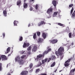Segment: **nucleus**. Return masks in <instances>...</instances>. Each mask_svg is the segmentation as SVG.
<instances>
[{"instance_id": "nucleus-1", "label": "nucleus", "mask_w": 75, "mask_h": 75, "mask_svg": "<svg viewBox=\"0 0 75 75\" xmlns=\"http://www.w3.org/2000/svg\"><path fill=\"white\" fill-rule=\"evenodd\" d=\"M47 48H48V50L45 51L44 52H43V55L41 54H40L39 55H38L37 56V57L36 59H35V60H37L38 61L40 60V59H41V57H44V55H45V54L46 55V54H48V53L49 52H50V51H51L52 49L51 48H50V47H47Z\"/></svg>"}, {"instance_id": "nucleus-2", "label": "nucleus", "mask_w": 75, "mask_h": 75, "mask_svg": "<svg viewBox=\"0 0 75 75\" xmlns=\"http://www.w3.org/2000/svg\"><path fill=\"white\" fill-rule=\"evenodd\" d=\"M64 53V48L63 47H60L58 50V52H55V54L58 57L61 56L62 54Z\"/></svg>"}, {"instance_id": "nucleus-3", "label": "nucleus", "mask_w": 75, "mask_h": 75, "mask_svg": "<svg viewBox=\"0 0 75 75\" xmlns=\"http://www.w3.org/2000/svg\"><path fill=\"white\" fill-rule=\"evenodd\" d=\"M15 61H16V62H17V61L18 62L19 61H20L21 60L20 56V55L17 56L15 58Z\"/></svg>"}, {"instance_id": "nucleus-4", "label": "nucleus", "mask_w": 75, "mask_h": 75, "mask_svg": "<svg viewBox=\"0 0 75 75\" xmlns=\"http://www.w3.org/2000/svg\"><path fill=\"white\" fill-rule=\"evenodd\" d=\"M47 13V14H51L52 13V8H50L48 9Z\"/></svg>"}, {"instance_id": "nucleus-5", "label": "nucleus", "mask_w": 75, "mask_h": 75, "mask_svg": "<svg viewBox=\"0 0 75 75\" xmlns=\"http://www.w3.org/2000/svg\"><path fill=\"white\" fill-rule=\"evenodd\" d=\"M37 45H35L33 48L32 49V52H35L37 50Z\"/></svg>"}, {"instance_id": "nucleus-6", "label": "nucleus", "mask_w": 75, "mask_h": 75, "mask_svg": "<svg viewBox=\"0 0 75 75\" xmlns=\"http://www.w3.org/2000/svg\"><path fill=\"white\" fill-rule=\"evenodd\" d=\"M32 46H30L29 47H28L27 50L28 51H29L28 52V54H30L31 53V52H31V48H32Z\"/></svg>"}, {"instance_id": "nucleus-7", "label": "nucleus", "mask_w": 75, "mask_h": 75, "mask_svg": "<svg viewBox=\"0 0 75 75\" xmlns=\"http://www.w3.org/2000/svg\"><path fill=\"white\" fill-rule=\"evenodd\" d=\"M43 21H41V22L39 23L38 24V26H40V25H42V24H45V22H44V19H43Z\"/></svg>"}, {"instance_id": "nucleus-8", "label": "nucleus", "mask_w": 75, "mask_h": 75, "mask_svg": "<svg viewBox=\"0 0 75 75\" xmlns=\"http://www.w3.org/2000/svg\"><path fill=\"white\" fill-rule=\"evenodd\" d=\"M57 42H58V40L57 39L53 40L50 41V43H52V44H55V43H57Z\"/></svg>"}, {"instance_id": "nucleus-9", "label": "nucleus", "mask_w": 75, "mask_h": 75, "mask_svg": "<svg viewBox=\"0 0 75 75\" xmlns=\"http://www.w3.org/2000/svg\"><path fill=\"white\" fill-rule=\"evenodd\" d=\"M1 58L2 61L6 60V59H7V57H6L5 55H1Z\"/></svg>"}, {"instance_id": "nucleus-10", "label": "nucleus", "mask_w": 75, "mask_h": 75, "mask_svg": "<svg viewBox=\"0 0 75 75\" xmlns=\"http://www.w3.org/2000/svg\"><path fill=\"white\" fill-rule=\"evenodd\" d=\"M28 74V71H23L21 73V75H27Z\"/></svg>"}, {"instance_id": "nucleus-11", "label": "nucleus", "mask_w": 75, "mask_h": 75, "mask_svg": "<svg viewBox=\"0 0 75 75\" xmlns=\"http://www.w3.org/2000/svg\"><path fill=\"white\" fill-rule=\"evenodd\" d=\"M52 4L54 5V7H55L56 6H57V1H56L55 0H53L52 1Z\"/></svg>"}, {"instance_id": "nucleus-12", "label": "nucleus", "mask_w": 75, "mask_h": 75, "mask_svg": "<svg viewBox=\"0 0 75 75\" xmlns=\"http://www.w3.org/2000/svg\"><path fill=\"white\" fill-rule=\"evenodd\" d=\"M43 42V39L41 38H40L38 40V43H42Z\"/></svg>"}, {"instance_id": "nucleus-13", "label": "nucleus", "mask_w": 75, "mask_h": 75, "mask_svg": "<svg viewBox=\"0 0 75 75\" xmlns=\"http://www.w3.org/2000/svg\"><path fill=\"white\" fill-rule=\"evenodd\" d=\"M18 62L21 65H23L24 64V62L22 59H21Z\"/></svg>"}, {"instance_id": "nucleus-14", "label": "nucleus", "mask_w": 75, "mask_h": 75, "mask_svg": "<svg viewBox=\"0 0 75 75\" xmlns=\"http://www.w3.org/2000/svg\"><path fill=\"white\" fill-rule=\"evenodd\" d=\"M47 60H48V59L47 58L45 59V60H42V64H44L47 61Z\"/></svg>"}, {"instance_id": "nucleus-15", "label": "nucleus", "mask_w": 75, "mask_h": 75, "mask_svg": "<svg viewBox=\"0 0 75 75\" xmlns=\"http://www.w3.org/2000/svg\"><path fill=\"white\" fill-rule=\"evenodd\" d=\"M18 21H15L13 22L14 26H17V24H18Z\"/></svg>"}, {"instance_id": "nucleus-16", "label": "nucleus", "mask_w": 75, "mask_h": 75, "mask_svg": "<svg viewBox=\"0 0 75 75\" xmlns=\"http://www.w3.org/2000/svg\"><path fill=\"white\" fill-rule=\"evenodd\" d=\"M58 14V12H55L53 14V17H57Z\"/></svg>"}, {"instance_id": "nucleus-17", "label": "nucleus", "mask_w": 75, "mask_h": 75, "mask_svg": "<svg viewBox=\"0 0 75 75\" xmlns=\"http://www.w3.org/2000/svg\"><path fill=\"white\" fill-rule=\"evenodd\" d=\"M3 13L4 14V16H5V17H6L7 16V11L6 10H4L3 12Z\"/></svg>"}, {"instance_id": "nucleus-18", "label": "nucleus", "mask_w": 75, "mask_h": 75, "mask_svg": "<svg viewBox=\"0 0 75 75\" xmlns=\"http://www.w3.org/2000/svg\"><path fill=\"white\" fill-rule=\"evenodd\" d=\"M50 58H51V59H52V60H54L56 59V57L54 55H52L50 57Z\"/></svg>"}, {"instance_id": "nucleus-19", "label": "nucleus", "mask_w": 75, "mask_h": 75, "mask_svg": "<svg viewBox=\"0 0 75 75\" xmlns=\"http://www.w3.org/2000/svg\"><path fill=\"white\" fill-rule=\"evenodd\" d=\"M58 25H60V26H61L62 27H65V25L64 24H62L60 23H58Z\"/></svg>"}, {"instance_id": "nucleus-20", "label": "nucleus", "mask_w": 75, "mask_h": 75, "mask_svg": "<svg viewBox=\"0 0 75 75\" xmlns=\"http://www.w3.org/2000/svg\"><path fill=\"white\" fill-rule=\"evenodd\" d=\"M27 6H28V5L27 4H26L25 3H24L23 4V7L25 8H27Z\"/></svg>"}, {"instance_id": "nucleus-21", "label": "nucleus", "mask_w": 75, "mask_h": 75, "mask_svg": "<svg viewBox=\"0 0 75 75\" xmlns=\"http://www.w3.org/2000/svg\"><path fill=\"white\" fill-rule=\"evenodd\" d=\"M42 37L44 39L46 38V35L45 34V33H43L42 35Z\"/></svg>"}, {"instance_id": "nucleus-22", "label": "nucleus", "mask_w": 75, "mask_h": 75, "mask_svg": "<svg viewBox=\"0 0 75 75\" xmlns=\"http://www.w3.org/2000/svg\"><path fill=\"white\" fill-rule=\"evenodd\" d=\"M21 0H18L17 3V5H19V4H21Z\"/></svg>"}, {"instance_id": "nucleus-23", "label": "nucleus", "mask_w": 75, "mask_h": 75, "mask_svg": "<svg viewBox=\"0 0 75 75\" xmlns=\"http://www.w3.org/2000/svg\"><path fill=\"white\" fill-rule=\"evenodd\" d=\"M10 47H8L6 50V52H5L6 54H7L10 52Z\"/></svg>"}, {"instance_id": "nucleus-24", "label": "nucleus", "mask_w": 75, "mask_h": 75, "mask_svg": "<svg viewBox=\"0 0 75 75\" xmlns=\"http://www.w3.org/2000/svg\"><path fill=\"white\" fill-rule=\"evenodd\" d=\"M35 9L37 11L38 10V5L36 4L35 6Z\"/></svg>"}, {"instance_id": "nucleus-25", "label": "nucleus", "mask_w": 75, "mask_h": 75, "mask_svg": "<svg viewBox=\"0 0 75 75\" xmlns=\"http://www.w3.org/2000/svg\"><path fill=\"white\" fill-rule=\"evenodd\" d=\"M55 65V62H54L51 65V67H54Z\"/></svg>"}, {"instance_id": "nucleus-26", "label": "nucleus", "mask_w": 75, "mask_h": 75, "mask_svg": "<svg viewBox=\"0 0 75 75\" xmlns=\"http://www.w3.org/2000/svg\"><path fill=\"white\" fill-rule=\"evenodd\" d=\"M65 67H68L69 66V63L67 62H65L64 64Z\"/></svg>"}, {"instance_id": "nucleus-27", "label": "nucleus", "mask_w": 75, "mask_h": 75, "mask_svg": "<svg viewBox=\"0 0 75 75\" xmlns=\"http://www.w3.org/2000/svg\"><path fill=\"white\" fill-rule=\"evenodd\" d=\"M26 57V55H23L21 56V57H20L21 59H23V58H25V57Z\"/></svg>"}, {"instance_id": "nucleus-28", "label": "nucleus", "mask_w": 75, "mask_h": 75, "mask_svg": "<svg viewBox=\"0 0 75 75\" xmlns=\"http://www.w3.org/2000/svg\"><path fill=\"white\" fill-rule=\"evenodd\" d=\"M69 38H72V33H69Z\"/></svg>"}, {"instance_id": "nucleus-29", "label": "nucleus", "mask_w": 75, "mask_h": 75, "mask_svg": "<svg viewBox=\"0 0 75 75\" xmlns=\"http://www.w3.org/2000/svg\"><path fill=\"white\" fill-rule=\"evenodd\" d=\"M23 40V37L22 36H20L19 38L20 41H21Z\"/></svg>"}, {"instance_id": "nucleus-30", "label": "nucleus", "mask_w": 75, "mask_h": 75, "mask_svg": "<svg viewBox=\"0 0 75 75\" xmlns=\"http://www.w3.org/2000/svg\"><path fill=\"white\" fill-rule=\"evenodd\" d=\"M73 11H74V8L72 7L70 15H71V14H72V13Z\"/></svg>"}, {"instance_id": "nucleus-31", "label": "nucleus", "mask_w": 75, "mask_h": 75, "mask_svg": "<svg viewBox=\"0 0 75 75\" xmlns=\"http://www.w3.org/2000/svg\"><path fill=\"white\" fill-rule=\"evenodd\" d=\"M34 39L36 38V33H34L33 36Z\"/></svg>"}, {"instance_id": "nucleus-32", "label": "nucleus", "mask_w": 75, "mask_h": 75, "mask_svg": "<svg viewBox=\"0 0 75 75\" xmlns=\"http://www.w3.org/2000/svg\"><path fill=\"white\" fill-rule=\"evenodd\" d=\"M25 52V51H20L19 52L21 53V54H24V52Z\"/></svg>"}, {"instance_id": "nucleus-33", "label": "nucleus", "mask_w": 75, "mask_h": 75, "mask_svg": "<svg viewBox=\"0 0 75 75\" xmlns=\"http://www.w3.org/2000/svg\"><path fill=\"white\" fill-rule=\"evenodd\" d=\"M40 32H37V35H38V36H40Z\"/></svg>"}, {"instance_id": "nucleus-34", "label": "nucleus", "mask_w": 75, "mask_h": 75, "mask_svg": "<svg viewBox=\"0 0 75 75\" xmlns=\"http://www.w3.org/2000/svg\"><path fill=\"white\" fill-rule=\"evenodd\" d=\"M2 70V68L1 67V63H0V71Z\"/></svg>"}, {"instance_id": "nucleus-35", "label": "nucleus", "mask_w": 75, "mask_h": 75, "mask_svg": "<svg viewBox=\"0 0 75 75\" xmlns=\"http://www.w3.org/2000/svg\"><path fill=\"white\" fill-rule=\"evenodd\" d=\"M26 47H27V46L26 45V43H24V44L23 45V48H25Z\"/></svg>"}, {"instance_id": "nucleus-36", "label": "nucleus", "mask_w": 75, "mask_h": 75, "mask_svg": "<svg viewBox=\"0 0 75 75\" xmlns=\"http://www.w3.org/2000/svg\"><path fill=\"white\" fill-rule=\"evenodd\" d=\"M40 71V69H38L36 70V71L35 72L36 73H38V72Z\"/></svg>"}, {"instance_id": "nucleus-37", "label": "nucleus", "mask_w": 75, "mask_h": 75, "mask_svg": "<svg viewBox=\"0 0 75 75\" xmlns=\"http://www.w3.org/2000/svg\"><path fill=\"white\" fill-rule=\"evenodd\" d=\"M42 63L41 62H39V64H38V67H40V66H41V65H42Z\"/></svg>"}, {"instance_id": "nucleus-38", "label": "nucleus", "mask_w": 75, "mask_h": 75, "mask_svg": "<svg viewBox=\"0 0 75 75\" xmlns=\"http://www.w3.org/2000/svg\"><path fill=\"white\" fill-rule=\"evenodd\" d=\"M71 61V59H68L66 62H67V63H69V62Z\"/></svg>"}, {"instance_id": "nucleus-39", "label": "nucleus", "mask_w": 75, "mask_h": 75, "mask_svg": "<svg viewBox=\"0 0 75 75\" xmlns=\"http://www.w3.org/2000/svg\"><path fill=\"white\" fill-rule=\"evenodd\" d=\"M33 64H31L30 65V68H32V67H33Z\"/></svg>"}, {"instance_id": "nucleus-40", "label": "nucleus", "mask_w": 75, "mask_h": 75, "mask_svg": "<svg viewBox=\"0 0 75 75\" xmlns=\"http://www.w3.org/2000/svg\"><path fill=\"white\" fill-rule=\"evenodd\" d=\"M71 46H72V47H75V45H74V43L73 42L72 43Z\"/></svg>"}, {"instance_id": "nucleus-41", "label": "nucleus", "mask_w": 75, "mask_h": 75, "mask_svg": "<svg viewBox=\"0 0 75 75\" xmlns=\"http://www.w3.org/2000/svg\"><path fill=\"white\" fill-rule=\"evenodd\" d=\"M26 47H28L29 45H30V44H29V43H26Z\"/></svg>"}, {"instance_id": "nucleus-42", "label": "nucleus", "mask_w": 75, "mask_h": 75, "mask_svg": "<svg viewBox=\"0 0 75 75\" xmlns=\"http://www.w3.org/2000/svg\"><path fill=\"white\" fill-rule=\"evenodd\" d=\"M51 60V58L50 57V58L49 59L47 60V62H49Z\"/></svg>"}, {"instance_id": "nucleus-43", "label": "nucleus", "mask_w": 75, "mask_h": 75, "mask_svg": "<svg viewBox=\"0 0 75 75\" xmlns=\"http://www.w3.org/2000/svg\"><path fill=\"white\" fill-rule=\"evenodd\" d=\"M29 10L30 11H32V10H33V7H30Z\"/></svg>"}, {"instance_id": "nucleus-44", "label": "nucleus", "mask_w": 75, "mask_h": 75, "mask_svg": "<svg viewBox=\"0 0 75 75\" xmlns=\"http://www.w3.org/2000/svg\"><path fill=\"white\" fill-rule=\"evenodd\" d=\"M73 6V4H71L69 5V7H72Z\"/></svg>"}, {"instance_id": "nucleus-45", "label": "nucleus", "mask_w": 75, "mask_h": 75, "mask_svg": "<svg viewBox=\"0 0 75 75\" xmlns=\"http://www.w3.org/2000/svg\"><path fill=\"white\" fill-rule=\"evenodd\" d=\"M57 12H58V13L59 14L60 13H61V10L59 9L58 10V11Z\"/></svg>"}, {"instance_id": "nucleus-46", "label": "nucleus", "mask_w": 75, "mask_h": 75, "mask_svg": "<svg viewBox=\"0 0 75 75\" xmlns=\"http://www.w3.org/2000/svg\"><path fill=\"white\" fill-rule=\"evenodd\" d=\"M2 35L4 38V37H5V33H3L2 34Z\"/></svg>"}, {"instance_id": "nucleus-47", "label": "nucleus", "mask_w": 75, "mask_h": 75, "mask_svg": "<svg viewBox=\"0 0 75 75\" xmlns=\"http://www.w3.org/2000/svg\"><path fill=\"white\" fill-rule=\"evenodd\" d=\"M31 26V23H29L28 25V27H30Z\"/></svg>"}, {"instance_id": "nucleus-48", "label": "nucleus", "mask_w": 75, "mask_h": 75, "mask_svg": "<svg viewBox=\"0 0 75 75\" xmlns=\"http://www.w3.org/2000/svg\"><path fill=\"white\" fill-rule=\"evenodd\" d=\"M51 17V16L50 15L49 17H48L47 18H50Z\"/></svg>"}, {"instance_id": "nucleus-49", "label": "nucleus", "mask_w": 75, "mask_h": 75, "mask_svg": "<svg viewBox=\"0 0 75 75\" xmlns=\"http://www.w3.org/2000/svg\"><path fill=\"white\" fill-rule=\"evenodd\" d=\"M1 55H0V61H1Z\"/></svg>"}, {"instance_id": "nucleus-50", "label": "nucleus", "mask_w": 75, "mask_h": 75, "mask_svg": "<svg viewBox=\"0 0 75 75\" xmlns=\"http://www.w3.org/2000/svg\"><path fill=\"white\" fill-rule=\"evenodd\" d=\"M34 1V0H30V3H31L32 1Z\"/></svg>"}, {"instance_id": "nucleus-51", "label": "nucleus", "mask_w": 75, "mask_h": 75, "mask_svg": "<svg viewBox=\"0 0 75 75\" xmlns=\"http://www.w3.org/2000/svg\"><path fill=\"white\" fill-rule=\"evenodd\" d=\"M10 71L11 73H13V71H12V70H11Z\"/></svg>"}, {"instance_id": "nucleus-52", "label": "nucleus", "mask_w": 75, "mask_h": 75, "mask_svg": "<svg viewBox=\"0 0 75 75\" xmlns=\"http://www.w3.org/2000/svg\"><path fill=\"white\" fill-rule=\"evenodd\" d=\"M8 66L9 67H10V63H9L8 64Z\"/></svg>"}, {"instance_id": "nucleus-53", "label": "nucleus", "mask_w": 75, "mask_h": 75, "mask_svg": "<svg viewBox=\"0 0 75 75\" xmlns=\"http://www.w3.org/2000/svg\"><path fill=\"white\" fill-rule=\"evenodd\" d=\"M42 75H46V74H42Z\"/></svg>"}, {"instance_id": "nucleus-54", "label": "nucleus", "mask_w": 75, "mask_h": 75, "mask_svg": "<svg viewBox=\"0 0 75 75\" xmlns=\"http://www.w3.org/2000/svg\"><path fill=\"white\" fill-rule=\"evenodd\" d=\"M69 45H68V47H69V48H70V44H69Z\"/></svg>"}, {"instance_id": "nucleus-55", "label": "nucleus", "mask_w": 75, "mask_h": 75, "mask_svg": "<svg viewBox=\"0 0 75 75\" xmlns=\"http://www.w3.org/2000/svg\"><path fill=\"white\" fill-rule=\"evenodd\" d=\"M57 71V69H56L55 71H54V72H56V71Z\"/></svg>"}, {"instance_id": "nucleus-56", "label": "nucleus", "mask_w": 75, "mask_h": 75, "mask_svg": "<svg viewBox=\"0 0 75 75\" xmlns=\"http://www.w3.org/2000/svg\"><path fill=\"white\" fill-rule=\"evenodd\" d=\"M9 67L8 65V64H7V66H6V68H8V67Z\"/></svg>"}, {"instance_id": "nucleus-57", "label": "nucleus", "mask_w": 75, "mask_h": 75, "mask_svg": "<svg viewBox=\"0 0 75 75\" xmlns=\"http://www.w3.org/2000/svg\"><path fill=\"white\" fill-rule=\"evenodd\" d=\"M30 72H33V69L31 70L30 71Z\"/></svg>"}, {"instance_id": "nucleus-58", "label": "nucleus", "mask_w": 75, "mask_h": 75, "mask_svg": "<svg viewBox=\"0 0 75 75\" xmlns=\"http://www.w3.org/2000/svg\"><path fill=\"white\" fill-rule=\"evenodd\" d=\"M7 75H10V74L8 73Z\"/></svg>"}, {"instance_id": "nucleus-59", "label": "nucleus", "mask_w": 75, "mask_h": 75, "mask_svg": "<svg viewBox=\"0 0 75 75\" xmlns=\"http://www.w3.org/2000/svg\"><path fill=\"white\" fill-rule=\"evenodd\" d=\"M61 71H62V70H60L59 71V72H61Z\"/></svg>"}, {"instance_id": "nucleus-60", "label": "nucleus", "mask_w": 75, "mask_h": 75, "mask_svg": "<svg viewBox=\"0 0 75 75\" xmlns=\"http://www.w3.org/2000/svg\"><path fill=\"white\" fill-rule=\"evenodd\" d=\"M10 55H11L10 54L8 55V56H10Z\"/></svg>"}, {"instance_id": "nucleus-61", "label": "nucleus", "mask_w": 75, "mask_h": 75, "mask_svg": "<svg viewBox=\"0 0 75 75\" xmlns=\"http://www.w3.org/2000/svg\"><path fill=\"white\" fill-rule=\"evenodd\" d=\"M69 31H67V33H69Z\"/></svg>"}, {"instance_id": "nucleus-62", "label": "nucleus", "mask_w": 75, "mask_h": 75, "mask_svg": "<svg viewBox=\"0 0 75 75\" xmlns=\"http://www.w3.org/2000/svg\"><path fill=\"white\" fill-rule=\"evenodd\" d=\"M55 8H56V10H57V8L56 7H55Z\"/></svg>"}, {"instance_id": "nucleus-63", "label": "nucleus", "mask_w": 75, "mask_h": 75, "mask_svg": "<svg viewBox=\"0 0 75 75\" xmlns=\"http://www.w3.org/2000/svg\"><path fill=\"white\" fill-rule=\"evenodd\" d=\"M67 28H68H68H69L68 27H67Z\"/></svg>"}, {"instance_id": "nucleus-64", "label": "nucleus", "mask_w": 75, "mask_h": 75, "mask_svg": "<svg viewBox=\"0 0 75 75\" xmlns=\"http://www.w3.org/2000/svg\"><path fill=\"white\" fill-rule=\"evenodd\" d=\"M52 75H54V74H53Z\"/></svg>"}]
</instances>
